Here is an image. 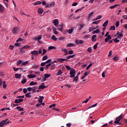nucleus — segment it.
<instances>
[{"label":"nucleus","instance_id":"nucleus-1","mask_svg":"<svg viewBox=\"0 0 127 127\" xmlns=\"http://www.w3.org/2000/svg\"><path fill=\"white\" fill-rule=\"evenodd\" d=\"M125 118V115L121 114L118 117L116 118V121L114 122V124H116L117 125H122V123H120L121 120Z\"/></svg>","mask_w":127,"mask_h":127},{"label":"nucleus","instance_id":"nucleus-2","mask_svg":"<svg viewBox=\"0 0 127 127\" xmlns=\"http://www.w3.org/2000/svg\"><path fill=\"white\" fill-rule=\"evenodd\" d=\"M43 77V79H42V82H45L46 81V79H48V78H50L51 77V74L49 73H45L44 76Z\"/></svg>","mask_w":127,"mask_h":127},{"label":"nucleus","instance_id":"nucleus-3","mask_svg":"<svg viewBox=\"0 0 127 127\" xmlns=\"http://www.w3.org/2000/svg\"><path fill=\"white\" fill-rule=\"evenodd\" d=\"M20 29H19V27H14L13 28V29L11 30V31L13 33V34H16L18 32H19Z\"/></svg>","mask_w":127,"mask_h":127},{"label":"nucleus","instance_id":"nucleus-4","mask_svg":"<svg viewBox=\"0 0 127 127\" xmlns=\"http://www.w3.org/2000/svg\"><path fill=\"white\" fill-rule=\"evenodd\" d=\"M70 78H74L75 75H76V70L74 69H71L70 71Z\"/></svg>","mask_w":127,"mask_h":127},{"label":"nucleus","instance_id":"nucleus-5","mask_svg":"<svg viewBox=\"0 0 127 127\" xmlns=\"http://www.w3.org/2000/svg\"><path fill=\"white\" fill-rule=\"evenodd\" d=\"M9 123V121H7V119L6 120H3L1 123H0V127H2L4 125H6V124H8Z\"/></svg>","mask_w":127,"mask_h":127},{"label":"nucleus","instance_id":"nucleus-6","mask_svg":"<svg viewBox=\"0 0 127 127\" xmlns=\"http://www.w3.org/2000/svg\"><path fill=\"white\" fill-rule=\"evenodd\" d=\"M63 27H64V24L63 23H61L59 26H58V30L59 31H61V32H62L63 31Z\"/></svg>","mask_w":127,"mask_h":127},{"label":"nucleus","instance_id":"nucleus-7","mask_svg":"<svg viewBox=\"0 0 127 127\" xmlns=\"http://www.w3.org/2000/svg\"><path fill=\"white\" fill-rule=\"evenodd\" d=\"M28 48H30V47L29 45L24 46L20 49V52H22V53H24V51H23V49H28Z\"/></svg>","mask_w":127,"mask_h":127},{"label":"nucleus","instance_id":"nucleus-8","mask_svg":"<svg viewBox=\"0 0 127 127\" xmlns=\"http://www.w3.org/2000/svg\"><path fill=\"white\" fill-rule=\"evenodd\" d=\"M26 82H27V80L26 79H25V76H23L22 79L21 80L22 84L23 85H24V84H25V83H26Z\"/></svg>","mask_w":127,"mask_h":127},{"label":"nucleus","instance_id":"nucleus-9","mask_svg":"<svg viewBox=\"0 0 127 127\" xmlns=\"http://www.w3.org/2000/svg\"><path fill=\"white\" fill-rule=\"evenodd\" d=\"M84 42H83L82 40H76L75 41V44H76L77 45H79V44H83Z\"/></svg>","mask_w":127,"mask_h":127},{"label":"nucleus","instance_id":"nucleus-10","mask_svg":"<svg viewBox=\"0 0 127 127\" xmlns=\"http://www.w3.org/2000/svg\"><path fill=\"white\" fill-rule=\"evenodd\" d=\"M28 78L29 79H33V78H35L36 77V75L35 74H29L27 75Z\"/></svg>","mask_w":127,"mask_h":127},{"label":"nucleus","instance_id":"nucleus-11","mask_svg":"<svg viewBox=\"0 0 127 127\" xmlns=\"http://www.w3.org/2000/svg\"><path fill=\"white\" fill-rule=\"evenodd\" d=\"M23 101H24L23 99H16L15 103H16V104H19V103L22 102Z\"/></svg>","mask_w":127,"mask_h":127},{"label":"nucleus","instance_id":"nucleus-12","mask_svg":"<svg viewBox=\"0 0 127 127\" xmlns=\"http://www.w3.org/2000/svg\"><path fill=\"white\" fill-rule=\"evenodd\" d=\"M52 29L53 30V32L54 34H56V35L58 34V31H57V29H56L55 27H54V26H52Z\"/></svg>","mask_w":127,"mask_h":127},{"label":"nucleus","instance_id":"nucleus-13","mask_svg":"<svg viewBox=\"0 0 127 127\" xmlns=\"http://www.w3.org/2000/svg\"><path fill=\"white\" fill-rule=\"evenodd\" d=\"M59 22V20H58V19H56L54 20L53 23H54V25H55L56 26H58Z\"/></svg>","mask_w":127,"mask_h":127},{"label":"nucleus","instance_id":"nucleus-14","mask_svg":"<svg viewBox=\"0 0 127 127\" xmlns=\"http://www.w3.org/2000/svg\"><path fill=\"white\" fill-rule=\"evenodd\" d=\"M58 62H63L64 61H68V59L60 58L58 59Z\"/></svg>","mask_w":127,"mask_h":127},{"label":"nucleus","instance_id":"nucleus-15","mask_svg":"<svg viewBox=\"0 0 127 127\" xmlns=\"http://www.w3.org/2000/svg\"><path fill=\"white\" fill-rule=\"evenodd\" d=\"M109 23V20H106L104 23L103 24V27H107V26L108 25Z\"/></svg>","mask_w":127,"mask_h":127},{"label":"nucleus","instance_id":"nucleus-16","mask_svg":"<svg viewBox=\"0 0 127 127\" xmlns=\"http://www.w3.org/2000/svg\"><path fill=\"white\" fill-rule=\"evenodd\" d=\"M97 28H99V26H96L95 28L91 27L89 29V32H92L93 30H95V29H97Z\"/></svg>","mask_w":127,"mask_h":127},{"label":"nucleus","instance_id":"nucleus-17","mask_svg":"<svg viewBox=\"0 0 127 127\" xmlns=\"http://www.w3.org/2000/svg\"><path fill=\"white\" fill-rule=\"evenodd\" d=\"M31 54H32V55L37 56V55H38V51H33L31 53Z\"/></svg>","mask_w":127,"mask_h":127},{"label":"nucleus","instance_id":"nucleus-18","mask_svg":"<svg viewBox=\"0 0 127 127\" xmlns=\"http://www.w3.org/2000/svg\"><path fill=\"white\" fill-rule=\"evenodd\" d=\"M96 38H97L96 35H92V37H91L92 41H93V42H95V41H96Z\"/></svg>","mask_w":127,"mask_h":127},{"label":"nucleus","instance_id":"nucleus-19","mask_svg":"<svg viewBox=\"0 0 127 127\" xmlns=\"http://www.w3.org/2000/svg\"><path fill=\"white\" fill-rule=\"evenodd\" d=\"M63 72H62V70L61 69H59L58 72L56 73L57 76H61V75H62V73Z\"/></svg>","mask_w":127,"mask_h":127},{"label":"nucleus","instance_id":"nucleus-20","mask_svg":"<svg viewBox=\"0 0 127 127\" xmlns=\"http://www.w3.org/2000/svg\"><path fill=\"white\" fill-rule=\"evenodd\" d=\"M36 89H37V87L36 86H34L32 87V91H33L32 92V94H33V93H36Z\"/></svg>","mask_w":127,"mask_h":127},{"label":"nucleus","instance_id":"nucleus-21","mask_svg":"<svg viewBox=\"0 0 127 127\" xmlns=\"http://www.w3.org/2000/svg\"><path fill=\"white\" fill-rule=\"evenodd\" d=\"M26 98H31V92H28L25 95Z\"/></svg>","mask_w":127,"mask_h":127},{"label":"nucleus","instance_id":"nucleus-22","mask_svg":"<svg viewBox=\"0 0 127 127\" xmlns=\"http://www.w3.org/2000/svg\"><path fill=\"white\" fill-rule=\"evenodd\" d=\"M110 39H112V36H111V35H108V36L106 38H105V42H108V41H109Z\"/></svg>","mask_w":127,"mask_h":127},{"label":"nucleus","instance_id":"nucleus-23","mask_svg":"<svg viewBox=\"0 0 127 127\" xmlns=\"http://www.w3.org/2000/svg\"><path fill=\"white\" fill-rule=\"evenodd\" d=\"M15 77L16 79H20V78L21 77V74L16 73V74H15Z\"/></svg>","mask_w":127,"mask_h":127},{"label":"nucleus","instance_id":"nucleus-24","mask_svg":"<svg viewBox=\"0 0 127 127\" xmlns=\"http://www.w3.org/2000/svg\"><path fill=\"white\" fill-rule=\"evenodd\" d=\"M74 31V28H71V29L67 30V32L68 34H71Z\"/></svg>","mask_w":127,"mask_h":127},{"label":"nucleus","instance_id":"nucleus-25","mask_svg":"<svg viewBox=\"0 0 127 127\" xmlns=\"http://www.w3.org/2000/svg\"><path fill=\"white\" fill-rule=\"evenodd\" d=\"M4 10V8H3V6H2L1 4H0V12H3Z\"/></svg>","mask_w":127,"mask_h":127},{"label":"nucleus","instance_id":"nucleus-26","mask_svg":"<svg viewBox=\"0 0 127 127\" xmlns=\"http://www.w3.org/2000/svg\"><path fill=\"white\" fill-rule=\"evenodd\" d=\"M16 110H18L19 112H23V111H24L23 108L19 106L16 107Z\"/></svg>","mask_w":127,"mask_h":127},{"label":"nucleus","instance_id":"nucleus-27","mask_svg":"<svg viewBox=\"0 0 127 127\" xmlns=\"http://www.w3.org/2000/svg\"><path fill=\"white\" fill-rule=\"evenodd\" d=\"M44 10L42 8H39L38 9V12L40 14H42L43 13Z\"/></svg>","mask_w":127,"mask_h":127},{"label":"nucleus","instance_id":"nucleus-28","mask_svg":"<svg viewBox=\"0 0 127 127\" xmlns=\"http://www.w3.org/2000/svg\"><path fill=\"white\" fill-rule=\"evenodd\" d=\"M75 46V44L72 43L67 44L66 45V47H74Z\"/></svg>","mask_w":127,"mask_h":127},{"label":"nucleus","instance_id":"nucleus-29","mask_svg":"<svg viewBox=\"0 0 127 127\" xmlns=\"http://www.w3.org/2000/svg\"><path fill=\"white\" fill-rule=\"evenodd\" d=\"M123 37H124V34H123L122 33H121L120 35L118 36L117 38L121 40V39H122V38H123Z\"/></svg>","mask_w":127,"mask_h":127},{"label":"nucleus","instance_id":"nucleus-30","mask_svg":"<svg viewBox=\"0 0 127 127\" xmlns=\"http://www.w3.org/2000/svg\"><path fill=\"white\" fill-rule=\"evenodd\" d=\"M119 5H120L116 4L115 5L110 6L109 8H110V9H113L115 8V7H117V6H119Z\"/></svg>","mask_w":127,"mask_h":127},{"label":"nucleus","instance_id":"nucleus-31","mask_svg":"<svg viewBox=\"0 0 127 127\" xmlns=\"http://www.w3.org/2000/svg\"><path fill=\"white\" fill-rule=\"evenodd\" d=\"M51 39H52V40H54V41H57V38H56V36H55V35H53L51 37Z\"/></svg>","mask_w":127,"mask_h":127},{"label":"nucleus","instance_id":"nucleus-32","mask_svg":"<svg viewBox=\"0 0 127 127\" xmlns=\"http://www.w3.org/2000/svg\"><path fill=\"white\" fill-rule=\"evenodd\" d=\"M30 86H34L35 85H37V82H35L34 81H31L30 84Z\"/></svg>","mask_w":127,"mask_h":127},{"label":"nucleus","instance_id":"nucleus-33","mask_svg":"<svg viewBox=\"0 0 127 127\" xmlns=\"http://www.w3.org/2000/svg\"><path fill=\"white\" fill-rule=\"evenodd\" d=\"M79 79V76L76 75L75 77L73 78V82H77L78 81V79Z\"/></svg>","mask_w":127,"mask_h":127},{"label":"nucleus","instance_id":"nucleus-34","mask_svg":"<svg viewBox=\"0 0 127 127\" xmlns=\"http://www.w3.org/2000/svg\"><path fill=\"white\" fill-rule=\"evenodd\" d=\"M62 51L64 52L66 55H68V51L66 49H64V50H63V48H62Z\"/></svg>","mask_w":127,"mask_h":127},{"label":"nucleus","instance_id":"nucleus-35","mask_svg":"<svg viewBox=\"0 0 127 127\" xmlns=\"http://www.w3.org/2000/svg\"><path fill=\"white\" fill-rule=\"evenodd\" d=\"M41 3H42V2L39 1H37V2L33 3V4H34V5H38V4H41Z\"/></svg>","mask_w":127,"mask_h":127},{"label":"nucleus","instance_id":"nucleus-36","mask_svg":"<svg viewBox=\"0 0 127 127\" xmlns=\"http://www.w3.org/2000/svg\"><path fill=\"white\" fill-rule=\"evenodd\" d=\"M28 63H29L28 61H27L25 62H23L22 63L21 66H25V65H27V64H28Z\"/></svg>","mask_w":127,"mask_h":127},{"label":"nucleus","instance_id":"nucleus-37","mask_svg":"<svg viewBox=\"0 0 127 127\" xmlns=\"http://www.w3.org/2000/svg\"><path fill=\"white\" fill-rule=\"evenodd\" d=\"M48 59V56L47 55H45L43 57L42 61H45V60H47Z\"/></svg>","mask_w":127,"mask_h":127},{"label":"nucleus","instance_id":"nucleus-38","mask_svg":"<svg viewBox=\"0 0 127 127\" xmlns=\"http://www.w3.org/2000/svg\"><path fill=\"white\" fill-rule=\"evenodd\" d=\"M97 105H98V103H96L94 105H92L91 106H89L88 107V109H92V108H95V107H97Z\"/></svg>","mask_w":127,"mask_h":127},{"label":"nucleus","instance_id":"nucleus-39","mask_svg":"<svg viewBox=\"0 0 127 127\" xmlns=\"http://www.w3.org/2000/svg\"><path fill=\"white\" fill-rule=\"evenodd\" d=\"M20 64H22V60H18L17 62V63H16L17 65H20Z\"/></svg>","mask_w":127,"mask_h":127},{"label":"nucleus","instance_id":"nucleus-40","mask_svg":"<svg viewBox=\"0 0 127 127\" xmlns=\"http://www.w3.org/2000/svg\"><path fill=\"white\" fill-rule=\"evenodd\" d=\"M115 43H118L120 41V39L118 38H116L115 39L113 40Z\"/></svg>","mask_w":127,"mask_h":127},{"label":"nucleus","instance_id":"nucleus-41","mask_svg":"<svg viewBox=\"0 0 127 127\" xmlns=\"http://www.w3.org/2000/svg\"><path fill=\"white\" fill-rule=\"evenodd\" d=\"M76 55L68 56H67V59H70V58H73V57H74Z\"/></svg>","mask_w":127,"mask_h":127},{"label":"nucleus","instance_id":"nucleus-42","mask_svg":"<svg viewBox=\"0 0 127 127\" xmlns=\"http://www.w3.org/2000/svg\"><path fill=\"white\" fill-rule=\"evenodd\" d=\"M99 32H100V30H99V29H97L93 31V34H95V33H99Z\"/></svg>","mask_w":127,"mask_h":127},{"label":"nucleus","instance_id":"nucleus-43","mask_svg":"<svg viewBox=\"0 0 127 127\" xmlns=\"http://www.w3.org/2000/svg\"><path fill=\"white\" fill-rule=\"evenodd\" d=\"M98 45H99V43H96V44L94 45L93 48L95 50L98 48Z\"/></svg>","mask_w":127,"mask_h":127},{"label":"nucleus","instance_id":"nucleus-44","mask_svg":"<svg viewBox=\"0 0 127 127\" xmlns=\"http://www.w3.org/2000/svg\"><path fill=\"white\" fill-rule=\"evenodd\" d=\"M13 69L14 71H18V70H19V69L22 70V68H15V67H13Z\"/></svg>","mask_w":127,"mask_h":127},{"label":"nucleus","instance_id":"nucleus-45","mask_svg":"<svg viewBox=\"0 0 127 127\" xmlns=\"http://www.w3.org/2000/svg\"><path fill=\"white\" fill-rule=\"evenodd\" d=\"M45 64H50L51 63V60L49 59L45 62Z\"/></svg>","mask_w":127,"mask_h":127},{"label":"nucleus","instance_id":"nucleus-46","mask_svg":"<svg viewBox=\"0 0 127 127\" xmlns=\"http://www.w3.org/2000/svg\"><path fill=\"white\" fill-rule=\"evenodd\" d=\"M47 52V51L45 49H43V53H42V55H45V54Z\"/></svg>","mask_w":127,"mask_h":127},{"label":"nucleus","instance_id":"nucleus-47","mask_svg":"<svg viewBox=\"0 0 127 127\" xmlns=\"http://www.w3.org/2000/svg\"><path fill=\"white\" fill-rule=\"evenodd\" d=\"M85 26V24H81L80 25V27H79V30H81V29Z\"/></svg>","mask_w":127,"mask_h":127},{"label":"nucleus","instance_id":"nucleus-48","mask_svg":"<svg viewBox=\"0 0 127 127\" xmlns=\"http://www.w3.org/2000/svg\"><path fill=\"white\" fill-rule=\"evenodd\" d=\"M110 30H116V26H112L110 27Z\"/></svg>","mask_w":127,"mask_h":127},{"label":"nucleus","instance_id":"nucleus-49","mask_svg":"<svg viewBox=\"0 0 127 127\" xmlns=\"http://www.w3.org/2000/svg\"><path fill=\"white\" fill-rule=\"evenodd\" d=\"M45 85H40L39 86V89H45Z\"/></svg>","mask_w":127,"mask_h":127},{"label":"nucleus","instance_id":"nucleus-50","mask_svg":"<svg viewBox=\"0 0 127 127\" xmlns=\"http://www.w3.org/2000/svg\"><path fill=\"white\" fill-rule=\"evenodd\" d=\"M87 52L89 53H92V47H89L87 49Z\"/></svg>","mask_w":127,"mask_h":127},{"label":"nucleus","instance_id":"nucleus-51","mask_svg":"<svg viewBox=\"0 0 127 127\" xmlns=\"http://www.w3.org/2000/svg\"><path fill=\"white\" fill-rule=\"evenodd\" d=\"M42 39V35L37 36V40H41Z\"/></svg>","mask_w":127,"mask_h":127},{"label":"nucleus","instance_id":"nucleus-52","mask_svg":"<svg viewBox=\"0 0 127 127\" xmlns=\"http://www.w3.org/2000/svg\"><path fill=\"white\" fill-rule=\"evenodd\" d=\"M92 65H93L92 63L90 64L86 67V70H89V69H90V67H91V66H92Z\"/></svg>","mask_w":127,"mask_h":127},{"label":"nucleus","instance_id":"nucleus-53","mask_svg":"<svg viewBox=\"0 0 127 127\" xmlns=\"http://www.w3.org/2000/svg\"><path fill=\"white\" fill-rule=\"evenodd\" d=\"M3 89H5L6 88V84H5V81H3Z\"/></svg>","mask_w":127,"mask_h":127},{"label":"nucleus","instance_id":"nucleus-54","mask_svg":"<svg viewBox=\"0 0 127 127\" xmlns=\"http://www.w3.org/2000/svg\"><path fill=\"white\" fill-rule=\"evenodd\" d=\"M48 48L50 50L56 49V48L55 46H52L49 47Z\"/></svg>","mask_w":127,"mask_h":127},{"label":"nucleus","instance_id":"nucleus-55","mask_svg":"<svg viewBox=\"0 0 127 127\" xmlns=\"http://www.w3.org/2000/svg\"><path fill=\"white\" fill-rule=\"evenodd\" d=\"M99 21H101V20H99V21H94L92 22V24H98Z\"/></svg>","mask_w":127,"mask_h":127},{"label":"nucleus","instance_id":"nucleus-56","mask_svg":"<svg viewBox=\"0 0 127 127\" xmlns=\"http://www.w3.org/2000/svg\"><path fill=\"white\" fill-rule=\"evenodd\" d=\"M93 14H94V12H90L88 15V18H90Z\"/></svg>","mask_w":127,"mask_h":127},{"label":"nucleus","instance_id":"nucleus-57","mask_svg":"<svg viewBox=\"0 0 127 127\" xmlns=\"http://www.w3.org/2000/svg\"><path fill=\"white\" fill-rule=\"evenodd\" d=\"M89 74H90V71L85 72L83 75L86 77V76H87Z\"/></svg>","mask_w":127,"mask_h":127},{"label":"nucleus","instance_id":"nucleus-58","mask_svg":"<svg viewBox=\"0 0 127 127\" xmlns=\"http://www.w3.org/2000/svg\"><path fill=\"white\" fill-rule=\"evenodd\" d=\"M50 66H51V64H48L46 65L45 69H48L49 68Z\"/></svg>","mask_w":127,"mask_h":127},{"label":"nucleus","instance_id":"nucleus-59","mask_svg":"<svg viewBox=\"0 0 127 127\" xmlns=\"http://www.w3.org/2000/svg\"><path fill=\"white\" fill-rule=\"evenodd\" d=\"M56 104H54L50 105L49 108L50 109H51V108H54V107H56Z\"/></svg>","mask_w":127,"mask_h":127},{"label":"nucleus","instance_id":"nucleus-60","mask_svg":"<svg viewBox=\"0 0 127 127\" xmlns=\"http://www.w3.org/2000/svg\"><path fill=\"white\" fill-rule=\"evenodd\" d=\"M27 91H28L27 88V89L26 88H24L23 89V93H24V94H27Z\"/></svg>","mask_w":127,"mask_h":127},{"label":"nucleus","instance_id":"nucleus-61","mask_svg":"<svg viewBox=\"0 0 127 127\" xmlns=\"http://www.w3.org/2000/svg\"><path fill=\"white\" fill-rule=\"evenodd\" d=\"M113 60L114 61H118V60H119V57H115L114 58H113Z\"/></svg>","mask_w":127,"mask_h":127},{"label":"nucleus","instance_id":"nucleus-62","mask_svg":"<svg viewBox=\"0 0 127 127\" xmlns=\"http://www.w3.org/2000/svg\"><path fill=\"white\" fill-rule=\"evenodd\" d=\"M116 27H119V26H120V22L119 21L116 22Z\"/></svg>","mask_w":127,"mask_h":127},{"label":"nucleus","instance_id":"nucleus-63","mask_svg":"<svg viewBox=\"0 0 127 127\" xmlns=\"http://www.w3.org/2000/svg\"><path fill=\"white\" fill-rule=\"evenodd\" d=\"M55 5V2H52L50 4V6H54Z\"/></svg>","mask_w":127,"mask_h":127},{"label":"nucleus","instance_id":"nucleus-64","mask_svg":"<svg viewBox=\"0 0 127 127\" xmlns=\"http://www.w3.org/2000/svg\"><path fill=\"white\" fill-rule=\"evenodd\" d=\"M22 40H23L22 39H21V38H19L17 41L16 42L17 43V42H19V41H22Z\"/></svg>","mask_w":127,"mask_h":127}]
</instances>
